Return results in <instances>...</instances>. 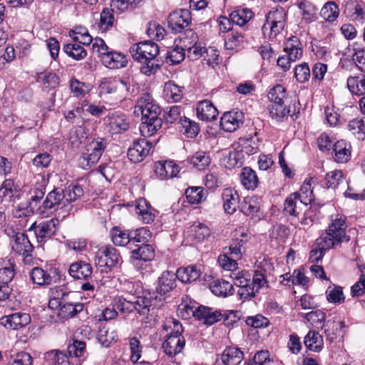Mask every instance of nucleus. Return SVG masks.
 Instances as JSON below:
<instances>
[{"label":"nucleus","mask_w":365,"mask_h":365,"mask_svg":"<svg viewBox=\"0 0 365 365\" xmlns=\"http://www.w3.org/2000/svg\"><path fill=\"white\" fill-rule=\"evenodd\" d=\"M240 180L242 185L247 190H255L259 182L255 171L249 167H245L242 170Z\"/></svg>","instance_id":"40"},{"label":"nucleus","mask_w":365,"mask_h":365,"mask_svg":"<svg viewBox=\"0 0 365 365\" xmlns=\"http://www.w3.org/2000/svg\"><path fill=\"white\" fill-rule=\"evenodd\" d=\"M244 359V353L238 347H227L218 359L222 365H239Z\"/></svg>","instance_id":"26"},{"label":"nucleus","mask_w":365,"mask_h":365,"mask_svg":"<svg viewBox=\"0 0 365 365\" xmlns=\"http://www.w3.org/2000/svg\"><path fill=\"white\" fill-rule=\"evenodd\" d=\"M333 151L334 160L338 163H345L351 158V145L349 142L340 140L334 145Z\"/></svg>","instance_id":"30"},{"label":"nucleus","mask_w":365,"mask_h":365,"mask_svg":"<svg viewBox=\"0 0 365 365\" xmlns=\"http://www.w3.org/2000/svg\"><path fill=\"white\" fill-rule=\"evenodd\" d=\"M197 114L202 120L212 121L216 119L218 111L210 101L204 100L197 104Z\"/></svg>","instance_id":"32"},{"label":"nucleus","mask_w":365,"mask_h":365,"mask_svg":"<svg viewBox=\"0 0 365 365\" xmlns=\"http://www.w3.org/2000/svg\"><path fill=\"white\" fill-rule=\"evenodd\" d=\"M347 87L350 92L354 95H364L365 93V76L348 78Z\"/></svg>","instance_id":"48"},{"label":"nucleus","mask_w":365,"mask_h":365,"mask_svg":"<svg viewBox=\"0 0 365 365\" xmlns=\"http://www.w3.org/2000/svg\"><path fill=\"white\" fill-rule=\"evenodd\" d=\"M101 61L106 67L110 69L121 68L125 67L128 63L127 58L124 54L110 49L103 53Z\"/></svg>","instance_id":"18"},{"label":"nucleus","mask_w":365,"mask_h":365,"mask_svg":"<svg viewBox=\"0 0 365 365\" xmlns=\"http://www.w3.org/2000/svg\"><path fill=\"white\" fill-rule=\"evenodd\" d=\"M83 305L81 303H63L61 306L58 315L63 319H69L75 317L83 310Z\"/></svg>","instance_id":"51"},{"label":"nucleus","mask_w":365,"mask_h":365,"mask_svg":"<svg viewBox=\"0 0 365 365\" xmlns=\"http://www.w3.org/2000/svg\"><path fill=\"white\" fill-rule=\"evenodd\" d=\"M8 365H32L33 358L26 351H19L10 355Z\"/></svg>","instance_id":"61"},{"label":"nucleus","mask_w":365,"mask_h":365,"mask_svg":"<svg viewBox=\"0 0 365 365\" xmlns=\"http://www.w3.org/2000/svg\"><path fill=\"white\" fill-rule=\"evenodd\" d=\"M142 123L140 125V131L142 135L148 137L154 135L162 126V119L158 115L151 118L143 117Z\"/></svg>","instance_id":"31"},{"label":"nucleus","mask_w":365,"mask_h":365,"mask_svg":"<svg viewBox=\"0 0 365 365\" xmlns=\"http://www.w3.org/2000/svg\"><path fill=\"white\" fill-rule=\"evenodd\" d=\"M36 183L30 190V202L28 205L24 207L20 205L17 212L19 214L16 215L19 217L22 216H29L32 213L37 212L42 215L45 212L44 210L38 207V203L41 202L44 196L46 187L48 183V180L44 175H38L36 177Z\"/></svg>","instance_id":"3"},{"label":"nucleus","mask_w":365,"mask_h":365,"mask_svg":"<svg viewBox=\"0 0 365 365\" xmlns=\"http://www.w3.org/2000/svg\"><path fill=\"white\" fill-rule=\"evenodd\" d=\"M185 344V339L181 334L170 336L163 342L162 348L166 355L173 357L182 351Z\"/></svg>","instance_id":"19"},{"label":"nucleus","mask_w":365,"mask_h":365,"mask_svg":"<svg viewBox=\"0 0 365 365\" xmlns=\"http://www.w3.org/2000/svg\"><path fill=\"white\" fill-rule=\"evenodd\" d=\"M244 163V157L242 153L235 148L233 150L223 156L221 163L227 169H232L235 167H241Z\"/></svg>","instance_id":"38"},{"label":"nucleus","mask_w":365,"mask_h":365,"mask_svg":"<svg viewBox=\"0 0 365 365\" xmlns=\"http://www.w3.org/2000/svg\"><path fill=\"white\" fill-rule=\"evenodd\" d=\"M101 91L107 94H116L119 98H125L129 92L130 83L128 79L115 78L103 81Z\"/></svg>","instance_id":"9"},{"label":"nucleus","mask_w":365,"mask_h":365,"mask_svg":"<svg viewBox=\"0 0 365 365\" xmlns=\"http://www.w3.org/2000/svg\"><path fill=\"white\" fill-rule=\"evenodd\" d=\"M30 277L34 284L38 285L51 284L52 277L46 271L41 267H34L30 272Z\"/></svg>","instance_id":"46"},{"label":"nucleus","mask_w":365,"mask_h":365,"mask_svg":"<svg viewBox=\"0 0 365 365\" xmlns=\"http://www.w3.org/2000/svg\"><path fill=\"white\" fill-rule=\"evenodd\" d=\"M284 51L287 54L278 58L277 65L286 71L290 68L292 62L302 56V46L298 37H289L284 43Z\"/></svg>","instance_id":"4"},{"label":"nucleus","mask_w":365,"mask_h":365,"mask_svg":"<svg viewBox=\"0 0 365 365\" xmlns=\"http://www.w3.org/2000/svg\"><path fill=\"white\" fill-rule=\"evenodd\" d=\"M107 145L106 140L103 138H98L86 145V151L83 153L81 158L86 162V166L97 163Z\"/></svg>","instance_id":"8"},{"label":"nucleus","mask_w":365,"mask_h":365,"mask_svg":"<svg viewBox=\"0 0 365 365\" xmlns=\"http://www.w3.org/2000/svg\"><path fill=\"white\" fill-rule=\"evenodd\" d=\"M11 246L16 253L26 256H29L34 250L33 245L24 233L19 234L11 241Z\"/></svg>","instance_id":"33"},{"label":"nucleus","mask_w":365,"mask_h":365,"mask_svg":"<svg viewBox=\"0 0 365 365\" xmlns=\"http://www.w3.org/2000/svg\"><path fill=\"white\" fill-rule=\"evenodd\" d=\"M63 189L57 187L49 192L43 202V210H61L68 213V208L64 200Z\"/></svg>","instance_id":"12"},{"label":"nucleus","mask_w":365,"mask_h":365,"mask_svg":"<svg viewBox=\"0 0 365 365\" xmlns=\"http://www.w3.org/2000/svg\"><path fill=\"white\" fill-rule=\"evenodd\" d=\"M108 125L113 134L120 133L129 128V121L125 115L114 112L108 117Z\"/></svg>","instance_id":"22"},{"label":"nucleus","mask_w":365,"mask_h":365,"mask_svg":"<svg viewBox=\"0 0 365 365\" xmlns=\"http://www.w3.org/2000/svg\"><path fill=\"white\" fill-rule=\"evenodd\" d=\"M225 315V314L222 313L221 311L202 305L198 306V311H197V319L202 321L207 325H212L222 320Z\"/></svg>","instance_id":"21"},{"label":"nucleus","mask_w":365,"mask_h":365,"mask_svg":"<svg viewBox=\"0 0 365 365\" xmlns=\"http://www.w3.org/2000/svg\"><path fill=\"white\" fill-rule=\"evenodd\" d=\"M31 322V317L25 312H15L2 317L0 319L1 325L7 329H19L28 325Z\"/></svg>","instance_id":"16"},{"label":"nucleus","mask_w":365,"mask_h":365,"mask_svg":"<svg viewBox=\"0 0 365 365\" xmlns=\"http://www.w3.org/2000/svg\"><path fill=\"white\" fill-rule=\"evenodd\" d=\"M20 193L19 186L11 178L6 179L0 186V199L3 200H11L19 197Z\"/></svg>","instance_id":"34"},{"label":"nucleus","mask_w":365,"mask_h":365,"mask_svg":"<svg viewBox=\"0 0 365 365\" xmlns=\"http://www.w3.org/2000/svg\"><path fill=\"white\" fill-rule=\"evenodd\" d=\"M152 144L145 138L135 141L128 150V157L130 161L138 163L149 155Z\"/></svg>","instance_id":"13"},{"label":"nucleus","mask_w":365,"mask_h":365,"mask_svg":"<svg viewBox=\"0 0 365 365\" xmlns=\"http://www.w3.org/2000/svg\"><path fill=\"white\" fill-rule=\"evenodd\" d=\"M38 81L40 82L43 89H53L59 84L58 76L52 72L46 71L38 74Z\"/></svg>","instance_id":"50"},{"label":"nucleus","mask_w":365,"mask_h":365,"mask_svg":"<svg viewBox=\"0 0 365 365\" xmlns=\"http://www.w3.org/2000/svg\"><path fill=\"white\" fill-rule=\"evenodd\" d=\"M178 172V166L173 161L158 162L155 165V173L161 180L175 177Z\"/></svg>","instance_id":"28"},{"label":"nucleus","mask_w":365,"mask_h":365,"mask_svg":"<svg viewBox=\"0 0 365 365\" xmlns=\"http://www.w3.org/2000/svg\"><path fill=\"white\" fill-rule=\"evenodd\" d=\"M210 289L215 295L218 297H225L233 293V285L222 279L214 280L210 283Z\"/></svg>","instance_id":"37"},{"label":"nucleus","mask_w":365,"mask_h":365,"mask_svg":"<svg viewBox=\"0 0 365 365\" xmlns=\"http://www.w3.org/2000/svg\"><path fill=\"white\" fill-rule=\"evenodd\" d=\"M129 51L134 60L141 63L140 71L145 75L155 73L163 63L162 60L157 58L159 47L153 41L135 43Z\"/></svg>","instance_id":"1"},{"label":"nucleus","mask_w":365,"mask_h":365,"mask_svg":"<svg viewBox=\"0 0 365 365\" xmlns=\"http://www.w3.org/2000/svg\"><path fill=\"white\" fill-rule=\"evenodd\" d=\"M223 207L227 214H233L238 207L240 197L236 190L232 188H225L222 193Z\"/></svg>","instance_id":"29"},{"label":"nucleus","mask_w":365,"mask_h":365,"mask_svg":"<svg viewBox=\"0 0 365 365\" xmlns=\"http://www.w3.org/2000/svg\"><path fill=\"white\" fill-rule=\"evenodd\" d=\"M243 113L240 111H230L225 113L220 119V126L227 132H234L242 125Z\"/></svg>","instance_id":"17"},{"label":"nucleus","mask_w":365,"mask_h":365,"mask_svg":"<svg viewBox=\"0 0 365 365\" xmlns=\"http://www.w3.org/2000/svg\"><path fill=\"white\" fill-rule=\"evenodd\" d=\"M63 51L68 56L71 57L74 60L80 61L86 58L87 51L86 49L79 43H69L63 46Z\"/></svg>","instance_id":"45"},{"label":"nucleus","mask_w":365,"mask_h":365,"mask_svg":"<svg viewBox=\"0 0 365 365\" xmlns=\"http://www.w3.org/2000/svg\"><path fill=\"white\" fill-rule=\"evenodd\" d=\"M152 233L146 227H141L135 230H130V246L135 242L145 245L151 238Z\"/></svg>","instance_id":"58"},{"label":"nucleus","mask_w":365,"mask_h":365,"mask_svg":"<svg viewBox=\"0 0 365 365\" xmlns=\"http://www.w3.org/2000/svg\"><path fill=\"white\" fill-rule=\"evenodd\" d=\"M326 295L327 301L330 303L341 304L345 300L342 287L340 286L329 287Z\"/></svg>","instance_id":"64"},{"label":"nucleus","mask_w":365,"mask_h":365,"mask_svg":"<svg viewBox=\"0 0 365 365\" xmlns=\"http://www.w3.org/2000/svg\"><path fill=\"white\" fill-rule=\"evenodd\" d=\"M135 210L144 223L150 224L155 220L156 210L151 207L145 199L140 198L137 201Z\"/></svg>","instance_id":"27"},{"label":"nucleus","mask_w":365,"mask_h":365,"mask_svg":"<svg viewBox=\"0 0 365 365\" xmlns=\"http://www.w3.org/2000/svg\"><path fill=\"white\" fill-rule=\"evenodd\" d=\"M121 257L118 250L110 245L98 248L95 257V263L100 267L112 268L121 262Z\"/></svg>","instance_id":"7"},{"label":"nucleus","mask_w":365,"mask_h":365,"mask_svg":"<svg viewBox=\"0 0 365 365\" xmlns=\"http://www.w3.org/2000/svg\"><path fill=\"white\" fill-rule=\"evenodd\" d=\"M241 211L247 216H254L260 210L259 202L256 197H245L240 207Z\"/></svg>","instance_id":"57"},{"label":"nucleus","mask_w":365,"mask_h":365,"mask_svg":"<svg viewBox=\"0 0 365 365\" xmlns=\"http://www.w3.org/2000/svg\"><path fill=\"white\" fill-rule=\"evenodd\" d=\"M345 327L344 321L339 320L337 317H333L324 323L321 328H324V333L327 341L333 342L337 339L339 331Z\"/></svg>","instance_id":"24"},{"label":"nucleus","mask_w":365,"mask_h":365,"mask_svg":"<svg viewBox=\"0 0 365 365\" xmlns=\"http://www.w3.org/2000/svg\"><path fill=\"white\" fill-rule=\"evenodd\" d=\"M346 219L342 215L331 216L330 225L326 232L321 235L331 240L334 245L340 243L346 237Z\"/></svg>","instance_id":"6"},{"label":"nucleus","mask_w":365,"mask_h":365,"mask_svg":"<svg viewBox=\"0 0 365 365\" xmlns=\"http://www.w3.org/2000/svg\"><path fill=\"white\" fill-rule=\"evenodd\" d=\"M253 16V13L248 9H239L231 12L230 20L233 24L242 26L245 25Z\"/></svg>","instance_id":"47"},{"label":"nucleus","mask_w":365,"mask_h":365,"mask_svg":"<svg viewBox=\"0 0 365 365\" xmlns=\"http://www.w3.org/2000/svg\"><path fill=\"white\" fill-rule=\"evenodd\" d=\"M244 41L245 36L242 33L232 31L225 38V47L227 50H238L242 47Z\"/></svg>","instance_id":"49"},{"label":"nucleus","mask_w":365,"mask_h":365,"mask_svg":"<svg viewBox=\"0 0 365 365\" xmlns=\"http://www.w3.org/2000/svg\"><path fill=\"white\" fill-rule=\"evenodd\" d=\"M185 57V48L182 46H176L172 50L168 52L166 63L170 65H176L180 63Z\"/></svg>","instance_id":"59"},{"label":"nucleus","mask_w":365,"mask_h":365,"mask_svg":"<svg viewBox=\"0 0 365 365\" xmlns=\"http://www.w3.org/2000/svg\"><path fill=\"white\" fill-rule=\"evenodd\" d=\"M68 273L74 279L88 280L92 276L93 267L90 263L81 260L70 265Z\"/></svg>","instance_id":"20"},{"label":"nucleus","mask_w":365,"mask_h":365,"mask_svg":"<svg viewBox=\"0 0 365 365\" xmlns=\"http://www.w3.org/2000/svg\"><path fill=\"white\" fill-rule=\"evenodd\" d=\"M267 98L271 103H285L287 98L284 87L280 84L274 86L269 90Z\"/></svg>","instance_id":"63"},{"label":"nucleus","mask_w":365,"mask_h":365,"mask_svg":"<svg viewBox=\"0 0 365 365\" xmlns=\"http://www.w3.org/2000/svg\"><path fill=\"white\" fill-rule=\"evenodd\" d=\"M304 344L310 351L319 352L324 346L323 337L318 331L311 330L305 336Z\"/></svg>","instance_id":"36"},{"label":"nucleus","mask_w":365,"mask_h":365,"mask_svg":"<svg viewBox=\"0 0 365 365\" xmlns=\"http://www.w3.org/2000/svg\"><path fill=\"white\" fill-rule=\"evenodd\" d=\"M138 248L131 251V257L135 260L150 261L154 257V251L148 244L136 245Z\"/></svg>","instance_id":"44"},{"label":"nucleus","mask_w":365,"mask_h":365,"mask_svg":"<svg viewBox=\"0 0 365 365\" xmlns=\"http://www.w3.org/2000/svg\"><path fill=\"white\" fill-rule=\"evenodd\" d=\"M307 205H304L303 201L298 197L297 192L290 194L284 203L283 212L285 215L297 217L302 212L303 207Z\"/></svg>","instance_id":"23"},{"label":"nucleus","mask_w":365,"mask_h":365,"mask_svg":"<svg viewBox=\"0 0 365 365\" xmlns=\"http://www.w3.org/2000/svg\"><path fill=\"white\" fill-rule=\"evenodd\" d=\"M84 191L83 188L78 185L69 186L63 190L65 195L64 200L68 208V213H70L73 210L72 202H74L83 195Z\"/></svg>","instance_id":"41"},{"label":"nucleus","mask_w":365,"mask_h":365,"mask_svg":"<svg viewBox=\"0 0 365 365\" xmlns=\"http://www.w3.org/2000/svg\"><path fill=\"white\" fill-rule=\"evenodd\" d=\"M176 279L178 277L176 273L173 272L165 271L163 272L158 279V286L156 287V293L151 294L146 293L148 297L151 299H160V307L163 304L165 301V295L173 290L176 287Z\"/></svg>","instance_id":"5"},{"label":"nucleus","mask_w":365,"mask_h":365,"mask_svg":"<svg viewBox=\"0 0 365 365\" xmlns=\"http://www.w3.org/2000/svg\"><path fill=\"white\" fill-rule=\"evenodd\" d=\"M164 95L168 101L178 102L182 97V91L180 87L173 81H168L164 86Z\"/></svg>","instance_id":"55"},{"label":"nucleus","mask_w":365,"mask_h":365,"mask_svg":"<svg viewBox=\"0 0 365 365\" xmlns=\"http://www.w3.org/2000/svg\"><path fill=\"white\" fill-rule=\"evenodd\" d=\"M115 307L120 312L129 314L137 311L140 314H148L150 308L160 307V299H151L146 293L142 295H128L126 297L123 296L118 297L115 299Z\"/></svg>","instance_id":"2"},{"label":"nucleus","mask_w":365,"mask_h":365,"mask_svg":"<svg viewBox=\"0 0 365 365\" xmlns=\"http://www.w3.org/2000/svg\"><path fill=\"white\" fill-rule=\"evenodd\" d=\"M285 24L286 22H265L262 31L269 38H274L283 31Z\"/></svg>","instance_id":"56"},{"label":"nucleus","mask_w":365,"mask_h":365,"mask_svg":"<svg viewBox=\"0 0 365 365\" xmlns=\"http://www.w3.org/2000/svg\"><path fill=\"white\" fill-rule=\"evenodd\" d=\"M268 110L269 116L277 122H281L285 118H287L290 113L285 103H270Z\"/></svg>","instance_id":"43"},{"label":"nucleus","mask_w":365,"mask_h":365,"mask_svg":"<svg viewBox=\"0 0 365 365\" xmlns=\"http://www.w3.org/2000/svg\"><path fill=\"white\" fill-rule=\"evenodd\" d=\"M58 223L57 218H52L38 225L36 222L33 223L30 230L34 231L38 242H43L44 239L50 238L56 234Z\"/></svg>","instance_id":"14"},{"label":"nucleus","mask_w":365,"mask_h":365,"mask_svg":"<svg viewBox=\"0 0 365 365\" xmlns=\"http://www.w3.org/2000/svg\"><path fill=\"white\" fill-rule=\"evenodd\" d=\"M191 19V14L187 9L175 11L168 16V28L173 33H180L190 24Z\"/></svg>","instance_id":"11"},{"label":"nucleus","mask_w":365,"mask_h":365,"mask_svg":"<svg viewBox=\"0 0 365 365\" xmlns=\"http://www.w3.org/2000/svg\"><path fill=\"white\" fill-rule=\"evenodd\" d=\"M322 17L327 21H334L339 16V8L334 1L326 3L321 9Z\"/></svg>","instance_id":"60"},{"label":"nucleus","mask_w":365,"mask_h":365,"mask_svg":"<svg viewBox=\"0 0 365 365\" xmlns=\"http://www.w3.org/2000/svg\"><path fill=\"white\" fill-rule=\"evenodd\" d=\"M314 247L309 253V259L314 262H317L321 260L327 250L334 246L333 242L329 239L320 235L314 242Z\"/></svg>","instance_id":"25"},{"label":"nucleus","mask_w":365,"mask_h":365,"mask_svg":"<svg viewBox=\"0 0 365 365\" xmlns=\"http://www.w3.org/2000/svg\"><path fill=\"white\" fill-rule=\"evenodd\" d=\"M233 284L239 287L238 294L243 300L254 297L253 287H251V276L246 271L232 272L231 274Z\"/></svg>","instance_id":"10"},{"label":"nucleus","mask_w":365,"mask_h":365,"mask_svg":"<svg viewBox=\"0 0 365 365\" xmlns=\"http://www.w3.org/2000/svg\"><path fill=\"white\" fill-rule=\"evenodd\" d=\"M44 358L49 365H69L67 355L58 350L47 351Z\"/></svg>","instance_id":"52"},{"label":"nucleus","mask_w":365,"mask_h":365,"mask_svg":"<svg viewBox=\"0 0 365 365\" xmlns=\"http://www.w3.org/2000/svg\"><path fill=\"white\" fill-rule=\"evenodd\" d=\"M16 274L14 263L8 261L0 267V284L9 285Z\"/></svg>","instance_id":"53"},{"label":"nucleus","mask_w":365,"mask_h":365,"mask_svg":"<svg viewBox=\"0 0 365 365\" xmlns=\"http://www.w3.org/2000/svg\"><path fill=\"white\" fill-rule=\"evenodd\" d=\"M136 108L141 112L143 117L153 118L159 115L160 109L158 104L155 103L154 99L148 93H143L138 100Z\"/></svg>","instance_id":"15"},{"label":"nucleus","mask_w":365,"mask_h":365,"mask_svg":"<svg viewBox=\"0 0 365 365\" xmlns=\"http://www.w3.org/2000/svg\"><path fill=\"white\" fill-rule=\"evenodd\" d=\"M163 329L166 332V338L170 336L182 334L183 331V328L180 322L172 317L165 319Z\"/></svg>","instance_id":"54"},{"label":"nucleus","mask_w":365,"mask_h":365,"mask_svg":"<svg viewBox=\"0 0 365 365\" xmlns=\"http://www.w3.org/2000/svg\"><path fill=\"white\" fill-rule=\"evenodd\" d=\"M113 243L116 246L124 247L127 245L130 246V230H121L114 227L110 231Z\"/></svg>","instance_id":"39"},{"label":"nucleus","mask_w":365,"mask_h":365,"mask_svg":"<svg viewBox=\"0 0 365 365\" xmlns=\"http://www.w3.org/2000/svg\"><path fill=\"white\" fill-rule=\"evenodd\" d=\"M201 272L195 265L180 267L176 272L178 279L182 283H192L200 276Z\"/></svg>","instance_id":"35"},{"label":"nucleus","mask_w":365,"mask_h":365,"mask_svg":"<svg viewBox=\"0 0 365 365\" xmlns=\"http://www.w3.org/2000/svg\"><path fill=\"white\" fill-rule=\"evenodd\" d=\"M348 130L358 139L364 140L365 137V122L360 118H355L348 123Z\"/></svg>","instance_id":"62"},{"label":"nucleus","mask_w":365,"mask_h":365,"mask_svg":"<svg viewBox=\"0 0 365 365\" xmlns=\"http://www.w3.org/2000/svg\"><path fill=\"white\" fill-rule=\"evenodd\" d=\"M188 162L193 168L203 170L210 164V158L207 153L200 150L190 156Z\"/></svg>","instance_id":"42"}]
</instances>
